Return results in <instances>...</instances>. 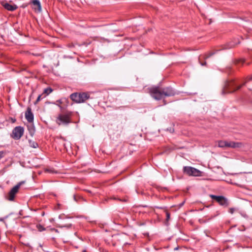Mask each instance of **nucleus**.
I'll return each instance as SVG.
<instances>
[{
    "label": "nucleus",
    "mask_w": 252,
    "mask_h": 252,
    "mask_svg": "<svg viewBox=\"0 0 252 252\" xmlns=\"http://www.w3.org/2000/svg\"><path fill=\"white\" fill-rule=\"evenodd\" d=\"M235 211V208H231L229 210V212L230 214H233V213Z\"/></svg>",
    "instance_id": "aec40b11"
},
{
    "label": "nucleus",
    "mask_w": 252,
    "mask_h": 252,
    "mask_svg": "<svg viewBox=\"0 0 252 252\" xmlns=\"http://www.w3.org/2000/svg\"><path fill=\"white\" fill-rule=\"evenodd\" d=\"M243 144L241 142H235L233 141H220L218 142V146L220 148H240Z\"/></svg>",
    "instance_id": "20e7f679"
},
{
    "label": "nucleus",
    "mask_w": 252,
    "mask_h": 252,
    "mask_svg": "<svg viewBox=\"0 0 252 252\" xmlns=\"http://www.w3.org/2000/svg\"><path fill=\"white\" fill-rule=\"evenodd\" d=\"M178 248H175V249H174V250H178Z\"/></svg>",
    "instance_id": "cd10ccee"
},
{
    "label": "nucleus",
    "mask_w": 252,
    "mask_h": 252,
    "mask_svg": "<svg viewBox=\"0 0 252 252\" xmlns=\"http://www.w3.org/2000/svg\"><path fill=\"white\" fill-rule=\"evenodd\" d=\"M28 130L30 132L31 135L33 136V135L34 134V131H35L33 126H28Z\"/></svg>",
    "instance_id": "4468645a"
},
{
    "label": "nucleus",
    "mask_w": 252,
    "mask_h": 252,
    "mask_svg": "<svg viewBox=\"0 0 252 252\" xmlns=\"http://www.w3.org/2000/svg\"><path fill=\"white\" fill-rule=\"evenodd\" d=\"M166 220L168 221L170 219V214L168 212H166Z\"/></svg>",
    "instance_id": "412c9836"
},
{
    "label": "nucleus",
    "mask_w": 252,
    "mask_h": 252,
    "mask_svg": "<svg viewBox=\"0 0 252 252\" xmlns=\"http://www.w3.org/2000/svg\"><path fill=\"white\" fill-rule=\"evenodd\" d=\"M25 118L29 123H32L33 121V114L31 107H28L25 113Z\"/></svg>",
    "instance_id": "9d476101"
},
{
    "label": "nucleus",
    "mask_w": 252,
    "mask_h": 252,
    "mask_svg": "<svg viewBox=\"0 0 252 252\" xmlns=\"http://www.w3.org/2000/svg\"><path fill=\"white\" fill-rule=\"evenodd\" d=\"M210 197L212 199L215 200L221 206L227 207L229 205L227 198L223 196H217L213 194H210Z\"/></svg>",
    "instance_id": "6e6552de"
},
{
    "label": "nucleus",
    "mask_w": 252,
    "mask_h": 252,
    "mask_svg": "<svg viewBox=\"0 0 252 252\" xmlns=\"http://www.w3.org/2000/svg\"><path fill=\"white\" fill-rule=\"evenodd\" d=\"M151 96L156 100H161L165 97L174 96L175 92L171 87L161 88L159 87H154L149 89Z\"/></svg>",
    "instance_id": "f257e3e1"
},
{
    "label": "nucleus",
    "mask_w": 252,
    "mask_h": 252,
    "mask_svg": "<svg viewBox=\"0 0 252 252\" xmlns=\"http://www.w3.org/2000/svg\"><path fill=\"white\" fill-rule=\"evenodd\" d=\"M41 99V95H39L36 99V101L38 102L39 101H40Z\"/></svg>",
    "instance_id": "393cba45"
},
{
    "label": "nucleus",
    "mask_w": 252,
    "mask_h": 252,
    "mask_svg": "<svg viewBox=\"0 0 252 252\" xmlns=\"http://www.w3.org/2000/svg\"><path fill=\"white\" fill-rule=\"evenodd\" d=\"M71 224H67L66 225H64V226H61V227H71Z\"/></svg>",
    "instance_id": "b1692460"
},
{
    "label": "nucleus",
    "mask_w": 252,
    "mask_h": 252,
    "mask_svg": "<svg viewBox=\"0 0 252 252\" xmlns=\"http://www.w3.org/2000/svg\"><path fill=\"white\" fill-rule=\"evenodd\" d=\"M24 182H23L19 183L17 185L15 186L13 188L11 189L8 194V200L10 201H13L14 200L15 194L18 192L20 186Z\"/></svg>",
    "instance_id": "1a4fd4ad"
},
{
    "label": "nucleus",
    "mask_w": 252,
    "mask_h": 252,
    "mask_svg": "<svg viewBox=\"0 0 252 252\" xmlns=\"http://www.w3.org/2000/svg\"><path fill=\"white\" fill-rule=\"evenodd\" d=\"M24 129L21 126H16L12 130L11 137L15 140H19L23 136Z\"/></svg>",
    "instance_id": "0eeeda50"
},
{
    "label": "nucleus",
    "mask_w": 252,
    "mask_h": 252,
    "mask_svg": "<svg viewBox=\"0 0 252 252\" xmlns=\"http://www.w3.org/2000/svg\"><path fill=\"white\" fill-rule=\"evenodd\" d=\"M250 80H252V75L250 77Z\"/></svg>",
    "instance_id": "bb28decb"
},
{
    "label": "nucleus",
    "mask_w": 252,
    "mask_h": 252,
    "mask_svg": "<svg viewBox=\"0 0 252 252\" xmlns=\"http://www.w3.org/2000/svg\"><path fill=\"white\" fill-rule=\"evenodd\" d=\"M67 143H64V148H65V149H66V148H67Z\"/></svg>",
    "instance_id": "a878e982"
},
{
    "label": "nucleus",
    "mask_w": 252,
    "mask_h": 252,
    "mask_svg": "<svg viewBox=\"0 0 252 252\" xmlns=\"http://www.w3.org/2000/svg\"><path fill=\"white\" fill-rule=\"evenodd\" d=\"M29 143H30V146L33 148H36L38 147V144L34 141H32V140H29Z\"/></svg>",
    "instance_id": "2eb2a0df"
},
{
    "label": "nucleus",
    "mask_w": 252,
    "mask_h": 252,
    "mask_svg": "<svg viewBox=\"0 0 252 252\" xmlns=\"http://www.w3.org/2000/svg\"><path fill=\"white\" fill-rule=\"evenodd\" d=\"M3 7L7 10L13 11L17 8L16 5H11L8 3H5L3 5Z\"/></svg>",
    "instance_id": "9b49d317"
},
{
    "label": "nucleus",
    "mask_w": 252,
    "mask_h": 252,
    "mask_svg": "<svg viewBox=\"0 0 252 252\" xmlns=\"http://www.w3.org/2000/svg\"><path fill=\"white\" fill-rule=\"evenodd\" d=\"M4 152L3 151H0V159L4 157Z\"/></svg>",
    "instance_id": "4be33fe9"
},
{
    "label": "nucleus",
    "mask_w": 252,
    "mask_h": 252,
    "mask_svg": "<svg viewBox=\"0 0 252 252\" xmlns=\"http://www.w3.org/2000/svg\"><path fill=\"white\" fill-rule=\"evenodd\" d=\"M32 3L34 5L36 6L37 7L39 11L41 10V5L39 0H34L32 1Z\"/></svg>",
    "instance_id": "ddd939ff"
},
{
    "label": "nucleus",
    "mask_w": 252,
    "mask_h": 252,
    "mask_svg": "<svg viewBox=\"0 0 252 252\" xmlns=\"http://www.w3.org/2000/svg\"><path fill=\"white\" fill-rule=\"evenodd\" d=\"M38 230L40 232L43 231L45 230V228L41 224H38L36 226Z\"/></svg>",
    "instance_id": "dca6fc26"
},
{
    "label": "nucleus",
    "mask_w": 252,
    "mask_h": 252,
    "mask_svg": "<svg viewBox=\"0 0 252 252\" xmlns=\"http://www.w3.org/2000/svg\"><path fill=\"white\" fill-rule=\"evenodd\" d=\"M52 92V90L51 88H47L44 90L45 93L50 94Z\"/></svg>",
    "instance_id": "6ab92c4d"
},
{
    "label": "nucleus",
    "mask_w": 252,
    "mask_h": 252,
    "mask_svg": "<svg viewBox=\"0 0 252 252\" xmlns=\"http://www.w3.org/2000/svg\"><path fill=\"white\" fill-rule=\"evenodd\" d=\"M239 43H240V42H238V43L231 44L229 46V48H232V47H234L237 44H238Z\"/></svg>",
    "instance_id": "5701e85b"
},
{
    "label": "nucleus",
    "mask_w": 252,
    "mask_h": 252,
    "mask_svg": "<svg viewBox=\"0 0 252 252\" xmlns=\"http://www.w3.org/2000/svg\"><path fill=\"white\" fill-rule=\"evenodd\" d=\"M245 83H243L242 85L237 86L235 89H232L231 88L233 87L234 86V83L232 82L227 83L224 88L223 89L222 91V94H225L227 93H231L235 92L236 90H239L243 86L245 85Z\"/></svg>",
    "instance_id": "423d86ee"
},
{
    "label": "nucleus",
    "mask_w": 252,
    "mask_h": 252,
    "mask_svg": "<svg viewBox=\"0 0 252 252\" xmlns=\"http://www.w3.org/2000/svg\"><path fill=\"white\" fill-rule=\"evenodd\" d=\"M245 63V60L244 59H240V60H237L235 61V63L236 64H243Z\"/></svg>",
    "instance_id": "f3484780"
},
{
    "label": "nucleus",
    "mask_w": 252,
    "mask_h": 252,
    "mask_svg": "<svg viewBox=\"0 0 252 252\" xmlns=\"http://www.w3.org/2000/svg\"><path fill=\"white\" fill-rule=\"evenodd\" d=\"M183 172L189 176L200 177L202 176V172L191 166H184Z\"/></svg>",
    "instance_id": "39448f33"
},
{
    "label": "nucleus",
    "mask_w": 252,
    "mask_h": 252,
    "mask_svg": "<svg viewBox=\"0 0 252 252\" xmlns=\"http://www.w3.org/2000/svg\"><path fill=\"white\" fill-rule=\"evenodd\" d=\"M62 100L61 99H59L56 101L55 104L58 106L61 109H63V107L61 106V104L62 103Z\"/></svg>",
    "instance_id": "a211bd4d"
},
{
    "label": "nucleus",
    "mask_w": 252,
    "mask_h": 252,
    "mask_svg": "<svg viewBox=\"0 0 252 252\" xmlns=\"http://www.w3.org/2000/svg\"><path fill=\"white\" fill-rule=\"evenodd\" d=\"M70 98L74 102L77 103L85 102L87 100L90 98L89 93H74L70 94Z\"/></svg>",
    "instance_id": "f03ea898"
},
{
    "label": "nucleus",
    "mask_w": 252,
    "mask_h": 252,
    "mask_svg": "<svg viewBox=\"0 0 252 252\" xmlns=\"http://www.w3.org/2000/svg\"><path fill=\"white\" fill-rule=\"evenodd\" d=\"M71 114V112L63 114H59L56 119L57 123L59 125L62 124L66 125L69 124L71 123L70 117Z\"/></svg>",
    "instance_id": "7ed1b4c3"
},
{
    "label": "nucleus",
    "mask_w": 252,
    "mask_h": 252,
    "mask_svg": "<svg viewBox=\"0 0 252 252\" xmlns=\"http://www.w3.org/2000/svg\"><path fill=\"white\" fill-rule=\"evenodd\" d=\"M214 54L215 53L213 52H211V53H209L208 54H206V55H204L202 56H200L199 58V61L200 63L201 64V65L203 66V65H205L206 64V62H204V63H202L201 62V58H202L203 59H204L205 60H206L208 58H209V57H210L211 56H213Z\"/></svg>",
    "instance_id": "f8f14e48"
}]
</instances>
